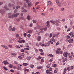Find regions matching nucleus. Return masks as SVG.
<instances>
[{
	"label": "nucleus",
	"mask_w": 74,
	"mask_h": 74,
	"mask_svg": "<svg viewBox=\"0 0 74 74\" xmlns=\"http://www.w3.org/2000/svg\"><path fill=\"white\" fill-rule=\"evenodd\" d=\"M19 15V13H17L16 14H13L11 15V13H9L8 14V17L9 18H14V17H17Z\"/></svg>",
	"instance_id": "obj_1"
},
{
	"label": "nucleus",
	"mask_w": 74,
	"mask_h": 74,
	"mask_svg": "<svg viewBox=\"0 0 74 74\" xmlns=\"http://www.w3.org/2000/svg\"><path fill=\"white\" fill-rule=\"evenodd\" d=\"M53 42H55V39H51L50 41H49V44H53Z\"/></svg>",
	"instance_id": "obj_2"
},
{
	"label": "nucleus",
	"mask_w": 74,
	"mask_h": 74,
	"mask_svg": "<svg viewBox=\"0 0 74 74\" xmlns=\"http://www.w3.org/2000/svg\"><path fill=\"white\" fill-rule=\"evenodd\" d=\"M50 22L53 24H55V23H56L58 22V20H56V21L50 20Z\"/></svg>",
	"instance_id": "obj_3"
},
{
	"label": "nucleus",
	"mask_w": 74,
	"mask_h": 74,
	"mask_svg": "<svg viewBox=\"0 0 74 74\" xmlns=\"http://www.w3.org/2000/svg\"><path fill=\"white\" fill-rule=\"evenodd\" d=\"M56 54H62L63 53V51H56Z\"/></svg>",
	"instance_id": "obj_4"
},
{
	"label": "nucleus",
	"mask_w": 74,
	"mask_h": 74,
	"mask_svg": "<svg viewBox=\"0 0 74 74\" xmlns=\"http://www.w3.org/2000/svg\"><path fill=\"white\" fill-rule=\"evenodd\" d=\"M5 10L3 9H0V12L2 14H3L5 12Z\"/></svg>",
	"instance_id": "obj_5"
},
{
	"label": "nucleus",
	"mask_w": 74,
	"mask_h": 74,
	"mask_svg": "<svg viewBox=\"0 0 74 74\" xmlns=\"http://www.w3.org/2000/svg\"><path fill=\"white\" fill-rule=\"evenodd\" d=\"M68 42L69 43H70L71 44H72V43H73V39L72 38H70L68 40Z\"/></svg>",
	"instance_id": "obj_6"
},
{
	"label": "nucleus",
	"mask_w": 74,
	"mask_h": 74,
	"mask_svg": "<svg viewBox=\"0 0 74 74\" xmlns=\"http://www.w3.org/2000/svg\"><path fill=\"white\" fill-rule=\"evenodd\" d=\"M67 54H68V53H67V52H65L64 53L63 56L65 58H67Z\"/></svg>",
	"instance_id": "obj_7"
},
{
	"label": "nucleus",
	"mask_w": 74,
	"mask_h": 74,
	"mask_svg": "<svg viewBox=\"0 0 74 74\" xmlns=\"http://www.w3.org/2000/svg\"><path fill=\"white\" fill-rule=\"evenodd\" d=\"M41 40V37L40 36H39L37 38V41H40V40Z\"/></svg>",
	"instance_id": "obj_8"
},
{
	"label": "nucleus",
	"mask_w": 74,
	"mask_h": 74,
	"mask_svg": "<svg viewBox=\"0 0 74 74\" xmlns=\"http://www.w3.org/2000/svg\"><path fill=\"white\" fill-rule=\"evenodd\" d=\"M12 26L11 25H10L8 28L9 31L10 32H11V30H12Z\"/></svg>",
	"instance_id": "obj_9"
},
{
	"label": "nucleus",
	"mask_w": 74,
	"mask_h": 74,
	"mask_svg": "<svg viewBox=\"0 0 74 74\" xmlns=\"http://www.w3.org/2000/svg\"><path fill=\"white\" fill-rule=\"evenodd\" d=\"M62 6H66V2L63 1V2L62 3Z\"/></svg>",
	"instance_id": "obj_10"
},
{
	"label": "nucleus",
	"mask_w": 74,
	"mask_h": 74,
	"mask_svg": "<svg viewBox=\"0 0 74 74\" xmlns=\"http://www.w3.org/2000/svg\"><path fill=\"white\" fill-rule=\"evenodd\" d=\"M27 7L28 8H30L31 6H32V3L29 2V3L27 4Z\"/></svg>",
	"instance_id": "obj_11"
},
{
	"label": "nucleus",
	"mask_w": 74,
	"mask_h": 74,
	"mask_svg": "<svg viewBox=\"0 0 74 74\" xmlns=\"http://www.w3.org/2000/svg\"><path fill=\"white\" fill-rule=\"evenodd\" d=\"M2 63H4V64L5 65H6V64H9L8 62L7 61H3V62H2Z\"/></svg>",
	"instance_id": "obj_12"
},
{
	"label": "nucleus",
	"mask_w": 74,
	"mask_h": 74,
	"mask_svg": "<svg viewBox=\"0 0 74 74\" xmlns=\"http://www.w3.org/2000/svg\"><path fill=\"white\" fill-rule=\"evenodd\" d=\"M1 47H3V48H5V49H8V47H7V46H5L4 45H1Z\"/></svg>",
	"instance_id": "obj_13"
},
{
	"label": "nucleus",
	"mask_w": 74,
	"mask_h": 74,
	"mask_svg": "<svg viewBox=\"0 0 74 74\" xmlns=\"http://www.w3.org/2000/svg\"><path fill=\"white\" fill-rule=\"evenodd\" d=\"M18 42H19V43H25V40H21V41H18Z\"/></svg>",
	"instance_id": "obj_14"
},
{
	"label": "nucleus",
	"mask_w": 74,
	"mask_h": 74,
	"mask_svg": "<svg viewBox=\"0 0 74 74\" xmlns=\"http://www.w3.org/2000/svg\"><path fill=\"white\" fill-rule=\"evenodd\" d=\"M41 31H40V32L36 30V34H38V35H40V32H41Z\"/></svg>",
	"instance_id": "obj_15"
},
{
	"label": "nucleus",
	"mask_w": 74,
	"mask_h": 74,
	"mask_svg": "<svg viewBox=\"0 0 74 74\" xmlns=\"http://www.w3.org/2000/svg\"><path fill=\"white\" fill-rule=\"evenodd\" d=\"M7 7V5H5L4 6V8H5V9L6 10H9V8Z\"/></svg>",
	"instance_id": "obj_16"
},
{
	"label": "nucleus",
	"mask_w": 74,
	"mask_h": 74,
	"mask_svg": "<svg viewBox=\"0 0 74 74\" xmlns=\"http://www.w3.org/2000/svg\"><path fill=\"white\" fill-rule=\"evenodd\" d=\"M43 67V66H37L36 67V68L37 69H42Z\"/></svg>",
	"instance_id": "obj_17"
},
{
	"label": "nucleus",
	"mask_w": 74,
	"mask_h": 74,
	"mask_svg": "<svg viewBox=\"0 0 74 74\" xmlns=\"http://www.w3.org/2000/svg\"><path fill=\"white\" fill-rule=\"evenodd\" d=\"M32 33H33V30H29L28 31V33L29 34H32Z\"/></svg>",
	"instance_id": "obj_18"
},
{
	"label": "nucleus",
	"mask_w": 74,
	"mask_h": 74,
	"mask_svg": "<svg viewBox=\"0 0 74 74\" xmlns=\"http://www.w3.org/2000/svg\"><path fill=\"white\" fill-rule=\"evenodd\" d=\"M39 28H40V27H34V30H37V29H39Z\"/></svg>",
	"instance_id": "obj_19"
},
{
	"label": "nucleus",
	"mask_w": 74,
	"mask_h": 74,
	"mask_svg": "<svg viewBox=\"0 0 74 74\" xmlns=\"http://www.w3.org/2000/svg\"><path fill=\"white\" fill-rule=\"evenodd\" d=\"M58 71V68H56L55 70L54 71V73H56Z\"/></svg>",
	"instance_id": "obj_20"
},
{
	"label": "nucleus",
	"mask_w": 74,
	"mask_h": 74,
	"mask_svg": "<svg viewBox=\"0 0 74 74\" xmlns=\"http://www.w3.org/2000/svg\"><path fill=\"white\" fill-rule=\"evenodd\" d=\"M14 5L13 4H11V3H9L8 4V6L9 7H12Z\"/></svg>",
	"instance_id": "obj_21"
},
{
	"label": "nucleus",
	"mask_w": 74,
	"mask_h": 74,
	"mask_svg": "<svg viewBox=\"0 0 74 74\" xmlns=\"http://www.w3.org/2000/svg\"><path fill=\"white\" fill-rule=\"evenodd\" d=\"M48 5H51L52 4V3L50 1H49L48 3Z\"/></svg>",
	"instance_id": "obj_22"
},
{
	"label": "nucleus",
	"mask_w": 74,
	"mask_h": 74,
	"mask_svg": "<svg viewBox=\"0 0 74 74\" xmlns=\"http://www.w3.org/2000/svg\"><path fill=\"white\" fill-rule=\"evenodd\" d=\"M23 12L26 13L27 12V10L26 9H23L22 10Z\"/></svg>",
	"instance_id": "obj_23"
},
{
	"label": "nucleus",
	"mask_w": 74,
	"mask_h": 74,
	"mask_svg": "<svg viewBox=\"0 0 74 74\" xmlns=\"http://www.w3.org/2000/svg\"><path fill=\"white\" fill-rule=\"evenodd\" d=\"M13 65L12 64H10L9 65V67L10 68H12V67H13Z\"/></svg>",
	"instance_id": "obj_24"
},
{
	"label": "nucleus",
	"mask_w": 74,
	"mask_h": 74,
	"mask_svg": "<svg viewBox=\"0 0 74 74\" xmlns=\"http://www.w3.org/2000/svg\"><path fill=\"white\" fill-rule=\"evenodd\" d=\"M16 69H17V70H21V68L19 66H18L16 67Z\"/></svg>",
	"instance_id": "obj_25"
},
{
	"label": "nucleus",
	"mask_w": 74,
	"mask_h": 74,
	"mask_svg": "<svg viewBox=\"0 0 74 74\" xmlns=\"http://www.w3.org/2000/svg\"><path fill=\"white\" fill-rule=\"evenodd\" d=\"M70 30H71V28L69 27L68 29L67 32H69V31H70Z\"/></svg>",
	"instance_id": "obj_26"
},
{
	"label": "nucleus",
	"mask_w": 74,
	"mask_h": 74,
	"mask_svg": "<svg viewBox=\"0 0 74 74\" xmlns=\"http://www.w3.org/2000/svg\"><path fill=\"white\" fill-rule=\"evenodd\" d=\"M24 1H26L27 4H29L30 2V1H29V0H24Z\"/></svg>",
	"instance_id": "obj_27"
},
{
	"label": "nucleus",
	"mask_w": 74,
	"mask_h": 74,
	"mask_svg": "<svg viewBox=\"0 0 74 74\" xmlns=\"http://www.w3.org/2000/svg\"><path fill=\"white\" fill-rule=\"evenodd\" d=\"M58 5L59 7H62V4L60 3L57 4Z\"/></svg>",
	"instance_id": "obj_28"
},
{
	"label": "nucleus",
	"mask_w": 74,
	"mask_h": 74,
	"mask_svg": "<svg viewBox=\"0 0 74 74\" xmlns=\"http://www.w3.org/2000/svg\"><path fill=\"white\" fill-rule=\"evenodd\" d=\"M46 72L47 73V74H49L50 71L48 69L47 70H46Z\"/></svg>",
	"instance_id": "obj_29"
},
{
	"label": "nucleus",
	"mask_w": 74,
	"mask_h": 74,
	"mask_svg": "<svg viewBox=\"0 0 74 74\" xmlns=\"http://www.w3.org/2000/svg\"><path fill=\"white\" fill-rule=\"evenodd\" d=\"M61 51V49L60 48H58L57 49V50L56 51Z\"/></svg>",
	"instance_id": "obj_30"
},
{
	"label": "nucleus",
	"mask_w": 74,
	"mask_h": 74,
	"mask_svg": "<svg viewBox=\"0 0 74 74\" xmlns=\"http://www.w3.org/2000/svg\"><path fill=\"white\" fill-rule=\"evenodd\" d=\"M16 30V28H15V27H13L12 29V31H13V32H15Z\"/></svg>",
	"instance_id": "obj_31"
},
{
	"label": "nucleus",
	"mask_w": 74,
	"mask_h": 74,
	"mask_svg": "<svg viewBox=\"0 0 74 74\" xmlns=\"http://www.w3.org/2000/svg\"><path fill=\"white\" fill-rule=\"evenodd\" d=\"M33 11L34 12H36V9L34 8V7H33Z\"/></svg>",
	"instance_id": "obj_32"
},
{
	"label": "nucleus",
	"mask_w": 74,
	"mask_h": 74,
	"mask_svg": "<svg viewBox=\"0 0 74 74\" xmlns=\"http://www.w3.org/2000/svg\"><path fill=\"white\" fill-rule=\"evenodd\" d=\"M27 19L28 20H30V17L29 15H28L27 17Z\"/></svg>",
	"instance_id": "obj_33"
},
{
	"label": "nucleus",
	"mask_w": 74,
	"mask_h": 74,
	"mask_svg": "<svg viewBox=\"0 0 74 74\" xmlns=\"http://www.w3.org/2000/svg\"><path fill=\"white\" fill-rule=\"evenodd\" d=\"M23 66H27L28 65V64L27 63H23Z\"/></svg>",
	"instance_id": "obj_34"
},
{
	"label": "nucleus",
	"mask_w": 74,
	"mask_h": 74,
	"mask_svg": "<svg viewBox=\"0 0 74 74\" xmlns=\"http://www.w3.org/2000/svg\"><path fill=\"white\" fill-rule=\"evenodd\" d=\"M55 37H56V35L55 34H53V36L51 39H52L53 40H54V38H55Z\"/></svg>",
	"instance_id": "obj_35"
},
{
	"label": "nucleus",
	"mask_w": 74,
	"mask_h": 74,
	"mask_svg": "<svg viewBox=\"0 0 74 74\" xmlns=\"http://www.w3.org/2000/svg\"><path fill=\"white\" fill-rule=\"evenodd\" d=\"M39 8H40V5H38L37 6L36 9V10H38V9H39Z\"/></svg>",
	"instance_id": "obj_36"
},
{
	"label": "nucleus",
	"mask_w": 74,
	"mask_h": 74,
	"mask_svg": "<svg viewBox=\"0 0 74 74\" xmlns=\"http://www.w3.org/2000/svg\"><path fill=\"white\" fill-rule=\"evenodd\" d=\"M40 3V2H37L35 3V6H36L37 4H39Z\"/></svg>",
	"instance_id": "obj_37"
},
{
	"label": "nucleus",
	"mask_w": 74,
	"mask_h": 74,
	"mask_svg": "<svg viewBox=\"0 0 74 74\" xmlns=\"http://www.w3.org/2000/svg\"><path fill=\"white\" fill-rule=\"evenodd\" d=\"M30 66L31 68H33V67H34V65L33 64H31L30 65Z\"/></svg>",
	"instance_id": "obj_38"
},
{
	"label": "nucleus",
	"mask_w": 74,
	"mask_h": 74,
	"mask_svg": "<svg viewBox=\"0 0 74 74\" xmlns=\"http://www.w3.org/2000/svg\"><path fill=\"white\" fill-rule=\"evenodd\" d=\"M53 60V58H51L49 60V62L50 63H51Z\"/></svg>",
	"instance_id": "obj_39"
},
{
	"label": "nucleus",
	"mask_w": 74,
	"mask_h": 74,
	"mask_svg": "<svg viewBox=\"0 0 74 74\" xmlns=\"http://www.w3.org/2000/svg\"><path fill=\"white\" fill-rule=\"evenodd\" d=\"M21 8V6L19 5H17L16 7V9H18V8Z\"/></svg>",
	"instance_id": "obj_40"
},
{
	"label": "nucleus",
	"mask_w": 74,
	"mask_h": 74,
	"mask_svg": "<svg viewBox=\"0 0 74 74\" xmlns=\"http://www.w3.org/2000/svg\"><path fill=\"white\" fill-rule=\"evenodd\" d=\"M59 1H60V0H56V1L57 4L59 3Z\"/></svg>",
	"instance_id": "obj_41"
},
{
	"label": "nucleus",
	"mask_w": 74,
	"mask_h": 74,
	"mask_svg": "<svg viewBox=\"0 0 74 74\" xmlns=\"http://www.w3.org/2000/svg\"><path fill=\"white\" fill-rule=\"evenodd\" d=\"M3 68L5 70H8V68H7L5 66H3Z\"/></svg>",
	"instance_id": "obj_42"
},
{
	"label": "nucleus",
	"mask_w": 74,
	"mask_h": 74,
	"mask_svg": "<svg viewBox=\"0 0 74 74\" xmlns=\"http://www.w3.org/2000/svg\"><path fill=\"white\" fill-rule=\"evenodd\" d=\"M16 48H20V47L19 45H16L15 46Z\"/></svg>",
	"instance_id": "obj_43"
},
{
	"label": "nucleus",
	"mask_w": 74,
	"mask_h": 74,
	"mask_svg": "<svg viewBox=\"0 0 74 74\" xmlns=\"http://www.w3.org/2000/svg\"><path fill=\"white\" fill-rule=\"evenodd\" d=\"M52 35H53V34H52V33H51L50 34V35L49 36V37H50V38L52 37Z\"/></svg>",
	"instance_id": "obj_44"
},
{
	"label": "nucleus",
	"mask_w": 74,
	"mask_h": 74,
	"mask_svg": "<svg viewBox=\"0 0 74 74\" xmlns=\"http://www.w3.org/2000/svg\"><path fill=\"white\" fill-rule=\"evenodd\" d=\"M50 71H52V68H49V69H48Z\"/></svg>",
	"instance_id": "obj_45"
},
{
	"label": "nucleus",
	"mask_w": 74,
	"mask_h": 74,
	"mask_svg": "<svg viewBox=\"0 0 74 74\" xmlns=\"http://www.w3.org/2000/svg\"><path fill=\"white\" fill-rule=\"evenodd\" d=\"M19 34H16V37L17 38H18V37H19Z\"/></svg>",
	"instance_id": "obj_46"
},
{
	"label": "nucleus",
	"mask_w": 74,
	"mask_h": 74,
	"mask_svg": "<svg viewBox=\"0 0 74 74\" xmlns=\"http://www.w3.org/2000/svg\"><path fill=\"white\" fill-rule=\"evenodd\" d=\"M18 39H19V40H18V41H21V40H22V38H21V37L20 36L19 37Z\"/></svg>",
	"instance_id": "obj_47"
},
{
	"label": "nucleus",
	"mask_w": 74,
	"mask_h": 74,
	"mask_svg": "<svg viewBox=\"0 0 74 74\" xmlns=\"http://www.w3.org/2000/svg\"><path fill=\"white\" fill-rule=\"evenodd\" d=\"M70 38V36L68 35L66 36V38L67 39V40H69Z\"/></svg>",
	"instance_id": "obj_48"
},
{
	"label": "nucleus",
	"mask_w": 74,
	"mask_h": 74,
	"mask_svg": "<svg viewBox=\"0 0 74 74\" xmlns=\"http://www.w3.org/2000/svg\"><path fill=\"white\" fill-rule=\"evenodd\" d=\"M39 51L40 52H43V51H43V50H42L41 49H39Z\"/></svg>",
	"instance_id": "obj_49"
},
{
	"label": "nucleus",
	"mask_w": 74,
	"mask_h": 74,
	"mask_svg": "<svg viewBox=\"0 0 74 74\" xmlns=\"http://www.w3.org/2000/svg\"><path fill=\"white\" fill-rule=\"evenodd\" d=\"M69 35H70V36H72V35H73V32H71L69 34Z\"/></svg>",
	"instance_id": "obj_50"
},
{
	"label": "nucleus",
	"mask_w": 74,
	"mask_h": 74,
	"mask_svg": "<svg viewBox=\"0 0 74 74\" xmlns=\"http://www.w3.org/2000/svg\"><path fill=\"white\" fill-rule=\"evenodd\" d=\"M41 15L42 16H45L46 14H45V13H41Z\"/></svg>",
	"instance_id": "obj_51"
},
{
	"label": "nucleus",
	"mask_w": 74,
	"mask_h": 74,
	"mask_svg": "<svg viewBox=\"0 0 74 74\" xmlns=\"http://www.w3.org/2000/svg\"><path fill=\"white\" fill-rule=\"evenodd\" d=\"M64 10V8H61L60 11H63Z\"/></svg>",
	"instance_id": "obj_52"
},
{
	"label": "nucleus",
	"mask_w": 74,
	"mask_h": 74,
	"mask_svg": "<svg viewBox=\"0 0 74 74\" xmlns=\"http://www.w3.org/2000/svg\"><path fill=\"white\" fill-rule=\"evenodd\" d=\"M24 49V50H27V51H29V48H25Z\"/></svg>",
	"instance_id": "obj_53"
},
{
	"label": "nucleus",
	"mask_w": 74,
	"mask_h": 74,
	"mask_svg": "<svg viewBox=\"0 0 74 74\" xmlns=\"http://www.w3.org/2000/svg\"><path fill=\"white\" fill-rule=\"evenodd\" d=\"M70 26H72V25H73V22H72L71 21H70Z\"/></svg>",
	"instance_id": "obj_54"
},
{
	"label": "nucleus",
	"mask_w": 74,
	"mask_h": 74,
	"mask_svg": "<svg viewBox=\"0 0 74 74\" xmlns=\"http://www.w3.org/2000/svg\"><path fill=\"white\" fill-rule=\"evenodd\" d=\"M49 56H50V57H53V55H52V54H49Z\"/></svg>",
	"instance_id": "obj_55"
},
{
	"label": "nucleus",
	"mask_w": 74,
	"mask_h": 74,
	"mask_svg": "<svg viewBox=\"0 0 74 74\" xmlns=\"http://www.w3.org/2000/svg\"><path fill=\"white\" fill-rule=\"evenodd\" d=\"M24 70L25 71H27V72H29V70L27 69H24Z\"/></svg>",
	"instance_id": "obj_56"
},
{
	"label": "nucleus",
	"mask_w": 74,
	"mask_h": 74,
	"mask_svg": "<svg viewBox=\"0 0 74 74\" xmlns=\"http://www.w3.org/2000/svg\"><path fill=\"white\" fill-rule=\"evenodd\" d=\"M18 58L19 59H22L23 58L22 57H21V56H18Z\"/></svg>",
	"instance_id": "obj_57"
},
{
	"label": "nucleus",
	"mask_w": 74,
	"mask_h": 74,
	"mask_svg": "<svg viewBox=\"0 0 74 74\" xmlns=\"http://www.w3.org/2000/svg\"><path fill=\"white\" fill-rule=\"evenodd\" d=\"M31 58L30 57H28L27 58V60H30V59H31Z\"/></svg>",
	"instance_id": "obj_58"
},
{
	"label": "nucleus",
	"mask_w": 74,
	"mask_h": 74,
	"mask_svg": "<svg viewBox=\"0 0 74 74\" xmlns=\"http://www.w3.org/2000/svg\"><path fill=\"white\" fill-rule=\"evenodd\" d=\"M40 54L41 55H44V53L43 52H41Z\"/></svg>",
	"instance_id": "obj_59"
},
{
	"label": "nucleus",
	"mask_w": 74,
	"mask_h": 74,
	"mask_svg": "<svg viewBox=\"0 0 74 74\" xmlns=\"http://www.w3.org/2000/svg\"><path fill=\"white\" fill-rule=\"evenodd\" d=\"M27 34L26 33H24L23 36L24 37H26Z\"/></svg>",
	"instance_id": "obj_60"
},
{
	"label": "nucleus",
	"mask_w": 74,
	"mask_h": 74,
	"mask_svg": "<svg viewBox=\"0 0 74 74\" xmlns=\"http://www.w3.org/2000/svg\"><path fill=\"white\" fill-rule=\"evenodd\" d=\"M41 46L42 47H46V44H42Z\"/></svg>",
	"instance_id": "obj_61"
},
{
	"label": "nucleus",
	"mask_w": 74,
	"mask_h": 74,
	"mask_svg": "<svg viewBox=\"0 0 74 74\" xmlns=\"http://www.w3.org/2000/svg\"><path fill=\"white\" fill-rule=\"evenodd\" d=\"M46 23L47 25H49V21H47Z\"/></svg>",
	"instance_id": "obj_62"
},
{
	"label": "nucleus",
	"mask_w": 74,
	"mask_h": 74,
	"mask_svg": "<svg viewBox=\"0 0 74 74\" xmlns=\"http://www.w3.org/2000/svg\"><path fill=\"white\" fill-rule=\"evenodd\" d=\"M33 23H36V21L34 20H33Z\"/></svg>",
	"instance_id": "obj_63"
},
{
	"label": "nucleus",
	"mask_w": 74,
	"mask_h": 74,
	"mask_svg": "<svg viewBox=\"0 0 74 74\" xmlns=\"http://www.w3.org/2000/svg\"><path fill=\"white\" fill-rule=\"evenodd\" d=\"M8 47H10V48H12V46L11 45H8Z\"/></svg>",
	"instance_id": "obj_64"
}]
</instances>
